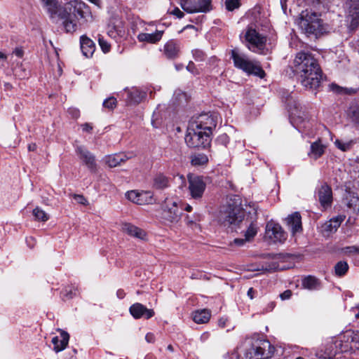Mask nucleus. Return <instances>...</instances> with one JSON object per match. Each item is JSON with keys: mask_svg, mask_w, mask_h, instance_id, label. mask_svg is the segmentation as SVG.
I'll use <instances>...</instances> for the list:
<instances>
[{"mask_svg": "<svg viewBox=\"0 0 359 359\" xmlns=\"http://www.w3.org/2000/svg\"><path fill=\"white\" fill-rule=\"evenodd\" d=\"M292 69L301 84L306 89L316 90L321 83L322 70L314 55L308 50L298 52Z\"/></svg>", "mask_w": 359, "mask_h": 359, "instance_id": "obj_1", "label": "nucleus"}, {"mask_svg": "<svg viewBox=\"0 0 359 359\" xmlns=\"http://www.w3.org/2000/svg\"><path fill=\"white\" fill-rule=\"evenodd\" d=\"M62 20V24L67 33H74L77 29L74 18L83 20L84 22L90 21L93 15L90 7L82 1H73L67 4L63 11L58 14Z\"/></svg>", "mask_w": 359, "mask_h": 359, "instance_id": "obj_2", "label": "nucleus"}, {"mask_svg": "<svg viewBox=\"0 0 359 359\" xmlns=\"http://www.w3.org/2000/svg\"><path fill=\"white\" fill-rule=\"evenodd\" d=\"M239 199H235L232 203H229L223 210L220 211L219 220L224 225L236 230L243 223L245 211L238 202Z\"/></svg>", "mask_w": 359, "mask_h": 359, "instance_id": "obj_3", "label": "nucleus"}, {"mask_svg": "<svg viewBox=\"0 0 359 359\" xmlns=\"http://www.w3.org/2000/svg\"><path fill=\"white\" fill-rule=\"evenodd\" d=\"M231 58L233 60L234 67L242 70L248 75H254L263 79L266 74L257 60H250L245 54L238 49L231 50Z\"/></svg>", "mask_w": 359, "mask_h": 359, "instance_id": "obj_4", "label": "nucleus"}, {"mask_svg": "<svg viewBox=\"0 0 359 359\" xmlns=\"http://www.w3.org/2000/svg\"><path fill=\"white\" fill-rule=\"evenodd\" d=\"M298 25L302 32L307 36L318 37L323 32V22L315 12L307 10L302 11Z\"/></svg>", "mask_w": 359, "mask_h": 359, "instance_id": "obj_5", "label": "nucleus"}, {"mask_svg": "<svg viewBox=\"0 0 359 359\" xmlns=\"http://www.w3.org/2000/svg\"><path fill=\"white\" fill-rule=\"evenodd\" d=\"M275 351V348L268 340H261L246 348L245 359H269Z\"/></svg>", "mask_w": 359, "mask_h": 359, "instance_id": "obj_6", "label": "nucleus"}, {"mask_svg": "<svg viewBox=\"0 0 359 359\" xmlns=\"http://www.w3.org/2000/svg\"><path fill=\"white\" fill-rule=\"evenodd\" d=\"M184 140L190 148L205 149L210 145L211 135L189 125Z\"/></svg>", "mask_w": 359, "mask_h": 359, "instance_id": "obj_7", "label": "nucleus"}, {"mask_svg": "<svg viewBox=\"0 0 359 359\" xmlns=\"http://www.w3.org/2000/svg\"><path fill=\"white\" fill-rule=\"evenodd\" d=\"M177 198H166L161 205V217L168 223H177L182 216V208H179Z\"/></svg>", "mask_w": 359, "mask_h": 359, "instance_id": "obj_8", "label": "nucleus"}, {"mask_svg": "<svg viewBox=\"0 0 359 359\" xmlns=\"http://www.w3.org/2000/svg\"><path fill=\"white\" fill-rule=\"evenodd\" d=\"M245 39L248 43V48L250 50L259 54H265L266 38L259 34L253 25L248 27Z\"/></svg>", "mask_w": 359, "mask_h": 359, "instance_id": "obj_9", "label": "nucleus"}, {"mask_svg": "<svg viewBox=\"0 0 359 359\" xmlns=\"http://www.w3.org/2000/svg\"><path fill=\"white\" fill-rule=\"evenodd\" d=\"M189 125L212 135V131L216 127L217 121L209 114H202L191 121Z\"/></svg>", "mask_w": 359, "mask_h": 359, "instance_id": "obj_10", "label": "nucleus"}, {"mask_svg": "<svg viewBox=\"0 0 359 359\" xmlns=\"http://www.w3.org/2000/svg\"><path fill=\"white\" fill-rule=\"evenodd\" d=\"M346 21L351 29L359 25V0H346Z\"/></svg>", "mask_w": 359, "mask_h": 359, "instance_id": "obj_11", "label": "nucleus"}, {"mask_svg": "<svg viewBox=\"0 0 359 359\" xmlns=\"http://www.w3.org/2000/svg\"><path fill=\"white\" fill-rule=\"evenodd\" d=\"M189 189L191 197L194 199L201 198L204 193L206 184L201 176L189 175Z\"/></svg>", "mask_w": 359, "mask_h": 359, "instance_id": "obj_12", "label": "nucleus"}, {"mask_svg": "<svg viewBox=\"0 0 359 359\" xmlns=\"http://www.w3.org/2000/svg\"><path fill=\"white\" fill-rule=\"evenodd\" d=\"M75 151L80 160L85 164L91 172H95L97 164L95 156L83 145H75Z\"/></svg>", "mask_w": 359, "mask_h": 359, "instance_id": "obj_13", "label": "nucleus"}, {"mask_svg": "<svg viewBox=\"0 0 359 359\" xmlns=\"http://www.w3.org/2000/svg\"><path fill=\"white\" fill-rule=\"evenodd\" d=\"M350 340V331H346L338 338L334 339L332 346H334L335 351H332L331 355H337L340 353L352 352L353 350Z\"/></svg>", "mask_w": 359, "mask_h": 359, "instance_id": "obj_14", "label": "nucleus"}, {"mask_svg": "<svg viewBox=\"0 0 359 359\" xmlns=\"http://www.w3.org/2000/svg\"><path fill=\"white\" fill-rule=\"evenodd\" d=\"M266 236L273 243H282L287 238V235L282 227L273 222L267 223L266 226Z\"/></svg>", "mask_w": 359, "mask_h": 359, "instance_id": "obj_15", "label": "nucleus"}, {"mask_svg": "<svg viewBox=\"0 0 359 359\" xmlns=\"http://www.w3.org/2000/svg\"><path fill=\"white\" fill-rule=\"evenodd\" d=\"M317 196L320 205L324 208L331 206L332 203V191L331 187L326 183L320 185L317 190Z\"/></svg>", "mask_w": 359, "mask_h": 359, "instance_id": "obj_16", "label": "nucleus"}, {"mask_svg": "<svg viewBox=\"0 0 359 359\" xmlns=\"http://www.w3.org/2000/svg\"><path fill=\"white\" fill-rule=\"evenodd\" d=\"M129 312L135 319H140L141 318L149 319L155 314L153 309H147L140 303L132 304L129 308Z\"/></svg>", "mask_w": 359, "mask_h": 359, "instance_id": "obj_17", "label": "nucleus"}, {"mask_svg": "<svg viewBox=\"0 0 359 359\" xmlns=\"http://www.w3.org/2000/svg\"><path fill=\"white\" fill-rule=\"evenodd\" d=\"M345 215H340L323 224L320 226L322 233L325 236H329L330 234L336 232L341 222L345 219Z\"/></svg>", "mask_w": 359, "mask_h": 359, "instance_id": "obj_18", "label": "nucleus"}, {"mask_svg": "<svg viewBox=\"0 0 359 359\" xmlns=\"http://www.w3.org/2000/svg\"><path fill=\"white\" fill-rule=\"evenodd\" d=\"M126 196L128 200L138 205L152 203L154 201L153 195L150 191L139 193L137 191L133 190L128 191Z\"/></svg>", "mask_w": 359, "mask_h": 359, "instance_id": "obj_19", "label": "nucleus"}, {"mask_svg": "<svg viewBox=\"0 0 359 359\" xmlns=\"http://www.w3.org/2000/svg\"><path fill=\"white\" fill-rule=\"evenodd\" d=\"M344 203L351 213L353 215L359 213V198L355 193L346 191L344 197Z\"/></svg>", "mask_w": 359, "mask_h": 359, "instance_id": "obj_20", "label": "nucleus"}, {"mask_svg": "<svg viewBox=\"0 0 359 359\" xmlns=\"http://www.w3.org/2000/svg\"><path fill=\"white\" fill-rule=\"evenodd\" d=\"M58 331L60 333V339L59 337H54L51 341L53 344V350L56 353L65 350L69 340V334L67 332L60 329H59Z\"/></svg>", "mask_w": 359, "mask_h": 359, "instance_id": "obj_21", "label": "nucleus"}, {"mask_svg": "<svg viewBox=\"0 0 359 359\" xmlns=\"http://www.w3.org/2000/svg\"><path fill=\"white\" fill-rule=\"evenodd\" d=\"M285 221L292 234L300 232L302 230V217L299 212H295L289 215L285 219Z\"/></svg>", "mask_w": 359, "mask_h": 359, "instance_id": "obj_22", "label": "nucleus"}, {"mask_svg": "<svg viewBox=\"0 0 359 359\" xmlns=\"http://www.w3.org/2000/svg\"><path fill=\"white\" fill-rule=\"evenodd\" d=\"M163 52L168 59L178 57L180 52V43L175 40L168 41L164 46Z\"/></svg>", "mask_w": 359, "mask_h": 359, "instance_id": "obj_23", "label": "nucleus"}, {"mask_svg": "<svg viewBox=\"0 0 359 359\" xmlns=\"http://www.w3.org/2000/svg\"><path fill=\"white\" fill-rule=\"evenodd\" d=\"M80 45L83 55L86 57H92L95 50L94 42L86 35H83L80 38Z\"/></svg>", "mask_w": 359, "mask_h": 359, "instance_id": "obj_24", "label": "nucleus"}, {"mask_svg": "<svg viewBox=\"0 0 359 359\" xmlns=\"http://www.w3.org/2000/svg\"><path fill=\"white\" fill-rule=\"evenodd\" d=\"M122 229L124 233H127L128 235L132 237L140 240H144L146 238L147 234L143 229L136 226H134L130 223H126L123 224Z\"/></svg>", "mask_w": 359, "mask_h": 359, "instance_id": "obj_25", "label": "nucleus"}, {"mask_svg": "<svg viewBox=\"0 0 359 359\" xmlns=\"http://www.w3.org/2000/svg\"><path fill=\"white\" fill-rule=\"evenodd\" d=\"M163 31L156 30L154 33H140L137 38L140 42H147L149 43H156L158 42L163 34Z\"/></svg>", "mask_w": 359, "mask_h": 359, "instance_id": "obj_26", "label": "nucleus"}, {"mask_svg": "<svg viewBox=\"0 0 359 359\" xmlns=\"http://www.w3.org/2000/svg\"><path fill=\"white\" fill-rule=\"evenodd\" d=\"M326 146L323 144L320 139L313 142L310 147V151L309 156L316 160L321 157L325 153Z\"/></svg>", "mask_w": 359, "mask_h": 359, "instance_id": "obj_27", "label": "nucleus"}, {"mask_svg": "<svg viewBox=\"0 0 359 359\" xmlns=\"http://www.w3.org/2000/svg\"><path fill=\"white\" fill-rule=\"evenodd\" d=\"M130 158V156H128L124 153L115 154L106 156L105 162L109 167L114 168L119 165L121 163L125 162Z\"/></svg>", "mask_w": 359, "mask_h": 359, "instance_id": "obj_28", "label": "nucleus"}, {"mask_svg": "<svg viewBox=\"0 0 359 359\" xmlns=\"http://www.w3.org/2000/svg\"><path fill=\"white\" fill-rule=\"evenodd\" d=\"M170 185V178L163 173H158L153 178L152 187L155 189L163 190Z\"/></svg>", "mask_w": 359, "mask_h": 359, "instance_id": "obj_29", "label": "nucleus"}, {"mask_svg": "<svg viewBox=\"0 0 359 359\" xmlns=\"http://www.w3.org/2000/svg\"><path fill=\"white\" fill-rule=\"evenodd\" d=\"M348 116L353 127L359 130V101L351 104Z\"/></svg>", "mask_w": 359, "mask_h": 359, "instance_id": "obj_30", "label": "nucleus"}, {"mask_svg": "<svg viewBox=\"0 0 359 359\" xmlns=\"http://www.w3.org/2000/svg\"><path fill=\"white\" fill-rule=\"evenodd\" d=\"M146 93L138 88H134L128 93L130 104H137L146 98Z\"/></svg>", "mask_w": 359, "mask_h": 359, "instance_id": "obj_31", "label": "nucleus"}, {"mask_svg": "<svg viewBox=\"0 0 359 359\" xmlns=\"http://www.w3.org/2000/svg\"><path fill=\"white\" fill-rule=\"evenodd\" d=\"M302 285L305 289L309 290H316L320 289V283L318 280V279H317L314 276H308L303 278Z\"/></svg>", "mask_w": 359, "mask_h": 359, "instance_id": "obj_32", "label": "nucleus"}, {"mask_svg": "<svg viewBox=\"0 0 359 359\" xmlns=\"http://www.w3.org/2000/svg\"><path fill=\"white\" fill-rule=\"evenodd\" d=\"M210 318V312L207 309L196 311L193 314V320L198 324H203L208 322Z\"/></svg>", "mask_w": 359, "mask_h": 359, "instance_id": "obj_33", "label": "nucleus"}, {"mask_svg": "<svg viewBox=\"0 0 359 359\" xmlns=\"http://www.w3.org/2000/svg\"><path fill=\"white\" fill-rule=\"evenodd\" d=\"M348 269L349 266L346 262L339 261L334 267V275L337 277L344 276L348 272Z\"/></svg>", "mask_w": 359, "mask_h": 359, "instance_id": "obj_34", "label": "nucleus"}, {"mask_svg": "<svg viewBox=\"0 0 359 359\" xmlns=\"http://www.w3.org/2000/svg\"><path fill=\"white\" fill-rule=\"evenodd\" d=\"M44 6L46 7L47 11L51 18H53L57 13L58 3L57 0H41Z\"/></svg>", "mask_w": 359, "mask_h": 359, "instance_id": "obj_35", "label": "nucleus"}, {"mask_svg": "<svg viewBox=\"0 0 359 359\" xmlns=\"http://www.w3.org/2000/svg\"><path fill=\"white\" fill-rule=\"evenodd\" d=\"M212 0H194V4L196 6L197 13H207L212 10Z\"/></svg>", "mask_w": 359, "mask_h": 359, "instance_id": "obj_36", "label": "nucleus"}, {"mask_svg": "<svg viewBox=\"0 0 359 359\" xmlns=\"http://www.w3.org/2000/svg\"><path fill=\"white\" fill-rule=\"evenodd\" d=\"M180 5L182 9L188 13H197L194 0H180Z\"/></svg>", "mask_w": 359, "mask_h": 359, "instance_id": "obj_37", "label": "nucleus"}, {"mask_svg": "<svg viewBox=\"0 0 359 359\" xmlns=\"http://www.w3.org/2000/svg\"><path fill=\"white\" fill-rule=\"evenodd\" d=\"M208 161V158L205 154H199L195 155L191 158V164L194 165H203L207 163Z\"/></svg>", "mask_w": 359, "mask_h": 359, "instance_id": "obj_38", "label": "nucleus"}, {"mask_svg": "<svg viewBox=\"0 0 359 359\" xmlns=\"http://www.w3.org/2000/svg\"><path fill=\"white\" fill-rule=\"evenodd\" d=\"M350 331L351 345L352 350H359V332Z\"/></svg>", "mask_w": 359, "mask_h": 359, "instance_id": "obj_39", "label": "nucleus"}, {"mask_svg": "<svg viewBox=\"0 0 359 359\" xmlns=\"http://www.w3.org/2000/svg\"><path fill=\"white\" fill-rule=\"evenodd\" d=\"M33 215L38 221L46 222L48 219V215L39 208H36L33 210Z\"/></svg>", "mask_w": 359, "mask_h": 359, "instance_id": "obj_40", "label": "nucleus"}, {"mask_svg": "<svg viewBox=\"0 0 359 359\" xmlns=\"http://www.w3.org/2000/svg\"><path fill=\"white\" fill-rule=\"evenodd\" d=\"M257 232V227L256 224L251 222L248 227L247 231L245 233V237L247 238V240L250 241L251 238H252Z\"/></svg>", "mask_w": 359, "mask_h": 359, "instance_id": "obj_41", "label": "nucleus"}, {"mask_svg": "<svg viewBox=\"0 0 359 359\" xmlns=\"http://www.w3.org/2000/svg\"><path fill=\"white\" fill-rule=\"evenodd\" d=\"M191 53L194 59L197 62L204 61L207 56L205 53L200 48L193 49Z\"/></svg>", "mask_w": 359, "mask_h": 359, "instance_id": "obj_42", "label": "nucleus"}, {"mask_svg": "<svg viewBox=\"0 0 359 359\" xmlns=\"http://www.w3.org/2000/svg\"><path fill=\"white\" fill-rule=\"evenodd\" d=\"M240 1L241 0H225L226 8L229 11H232L239 8L241 5Z\"/></svg>", "mask_w": 359, "mask_h": 359, "instance_id": "obj_43", "label": "nucleus"}, {"mask_svg": "<svg viewBox=\"0 0 359 359\" xmlns=\"http://www.w3.org/2000/svg\"><path fill=\"white\" fill-rule=\"evenodd\" d=\"M341 252L346 255H351L353 254H359V246H347L341 249Z\"/></svg>", "mask_w": 359, "mask_h": 359, "instance_id": "obj_44", "label": "nucleus"}, {"mask_svg": "<svg viewBox=\"0 0 359 359\" xmlns=\"http://www.w3.org/2000/svg\"><path fill=\"white\" fill-rule=\"evenodd\" d=\"M103 106L109 109H113L116 106V100L114 97L106 99L103 102Z\"/></svg>", "mask_w": 359, "mask_h": 359, "instance_id": "obj_45", "label": "nucleus"}, {"mask_svg": "<svg viewBox=\"0 0 359 359\" xmlns=\"http://www.w3.org/2000/svg\"><path fill=\"white\" fill-rule=\"evenodd\" d=\"M334 144L338 149L343 151L348 150L351 147V142H343L339 140H336Z\"/></svg>", "mask_w": 359, "mask_h": 359, "instance_id": "obj_46", "label": "nucleus"}, {"mask_svg": "<svg viewBox=\"0 0 359 359\" xmlns=\"http://www.w3.org/2000/svg\"><path fill=\"white\" fill-rule=\"evenodd\" d=\"M77 293L78 292H77V290L76 289L72 290V288L69 287H66L62 292V294L63 297H65L67 299L73 298L74 297H75L77 294Z\"/></svg>", "mask_w": 359, "mask_h": 359, "instance_id": "obj_47", "label": "nucleus"}, {"mask_svg": "<svg viewBox=\"0 0 359 359\" xmlns=\"http://www.w3.org/2000/svg\"><path fill=\"white\" fill-rule=\"evenodd\" d=\"M98 42H99V45H100L102 50L104 53H107L110 50L111 46H110L109 43L106 40H104L102 37H101V36L99 37Z\"/></svg>", "mask_w": 359, "mask_h": 359, "instance_id": "obj_48", "label": "nucleus"}, {"mask_svg": "<svg viewBox=\"0 0 359 359\" xmlns=\"http://www.w3.org/2000/svg\"><path fill=\"white\" fill-rule=\"evenodd\" d=\"M217 142L219 144L226 147L227 144L229 142V137L226 133H224L217 137Z\"/></svg>", "mask_w": 359, "mask_h": 359, "instance_id": "obj_49", "label": "nucleus"}, {"mask_svg": "<svg viewBox=\"0 0 359 359\" xmlns=\"http://www.w3.org/2000/svg\"><path fill=\"white\" fill-rule=\"evenodd\" d=\"M334 344V339L331 342L327 344L326 348H325V353L327 354V357L329 358H333L336 355H332L331 353L332 351H335L334 346H332V345Z\"/></svg>", "mask_w": 359, "mask_h": 359, "instance_id": "obj_50", "label": "nucleus"}, {"mask_svg": "<svg viewBox=\"0 0 359 359\" xmlns=\"http://www.w3.org/2000/svg\"><path fill=\"white\" fill-rule=\"evenodd\" d=\"M332 0H314L313 1V4L314 6L318 7L320 8V6H322L323 8L327 7L329 3L331 2Z\"/></svg>", "mask_w": 359, "mask_h": 359, "instance_id": "obj_51", "label": "nucleus"}, {"mask_svg": "<svg viewBox=\"0 0 359 359\" xmlns=\"http://www.w3.org/2000/svg\"><path fill=\"white\" fill-rule=\"evenodd\" d=\"M248 240H247L246 238H235L233 242L231 243V245L233 246V245H236V246H238V247H241V246H243L244 245V244L246 243V241H248Z\"/></svg>", "mask_w": 359, "mask_h": 359, "instance_id": "obj_52", "label": "nucleus"}, {"mask_svg": "<svg viewBox=\"0 0 359 359\" xmlns=\"http://www.w3.org/2000/svg\"><path fill=\"white\" fill-rule=\"evenodd\" d=\"M187 69L194 74H198V72L196 67V65H194V63L192 62V61H190L188 64V65L187 66Z\"/></svg>", "mask_w": 359, "mask_h": 359, "instance_id": "obj_53", "label": "nucleus"}, {"mask_svg": "<svg viewBox=\"0 0 359 359\" xmlns=\"http://www.w3.org/2000/svg\"><path fill=\"white\" fill-rule=\"evenodd\" d=\"M74 198L76 201V202L78 203H80L82 205H86L88 203L86 198H84V196H83L82 195L74 194Z\"/></svg>", "mask_w": 359, "mask_h": 359, "instance_id": "obj_54", "label": "nucleus"}, {"mask_svg": "<svg viewBox=\"0 0 359 359\" xmlns=\"http://www.w3.org/2000/svg\"><path fill=\"white\" fill-rule=\"evenodd\" d=\"M292 296V292L290 290H285L280 294L281 299L285 300L289 299Z\"/></svg>", "mask_w": 359, "mask_h": 359, "instance_id": "obj_55", "label": "nucleus"}, {"mask_svg": "<svg viewBox=\"0 0 359 359\" xmlns=\"http://www.w3.org/2000/svg\"><path fill=\"white\" fill-rule=\"evenodd\" d=\"M171 14L176 15L178 18H182L184 16L183 12H182L178 8H175L171 12Z\"/></svg>", "mask_w": 359, "mask_h": 359, "instance_id": "obj_56", "label": "nucleus"}, {"mask_svg": "<svg viewBox=\"0 0 359 359\" xmlns=\"http://www.w3.org/2000/svg\"><path fill=\"white\" fill-rule=\"evenodd\" d=\"M81 128H82L83 131L86 132V133H90L91 130H93V126L88 123L82 124Z\"/></svg>", "mask_w": 359, "mask_h": 359, "instance_id": "obj_57", "label": "nucleus"}, {"mask_svg": "<svg viewBox=\"0 0 359 359\" xmlns=\"http://www.w3.org/2000/svg\"><path fill=\"white\" fill-rule=\"evenodd\" d=\"M145 340L148 342V343H154V341H155V337H154V334H152V333H147L145 336Z\"/></svg>", "mask_w": 359, "mask_h": 359, "instance_id": "obj_58", "label": "nucleus"}, {"mask_svg": "<svg viewBox=\"0 0 359 359\" xmlns=\"http://www.w3.org/2000/svg\"><path fill=\"white\" fill-rule=\"evenodd\" d=\"M116 296L118 299H123L126 296V293L123 290L119 289L116 292Z\"/></svg>", "mask_w": 359, "mask_h": 359, "instance_id": "obj_59", "label": "nucleus"}, {"mask_svg": "<svg viewBox=\"0 0 359 359\" xmlns=\"http://www.w3.org/2000/svg\"><path fill=\"white\" fill-rule=\"evenodd\" d=\"M69 113L72 114L73 118H78L79 116V111L76 109H69Z\"/></svg>", "mask_w": 359, "mask_h": 359, "instance_id": "obj_60", "label": "nucleus"}, {"mask_svg": "<svg viewBox=\"0 0 359 359\" xmlns=\"http://www.w3.org/2000/svg\"><path fill=\"white\" fill-rule=\"evenodd\" d=\"M13 53L18 57H22L23 56V50L21 48H15Z\"/></svg>", "mask_w": 359, "mask_h": 359, "instance_id": "obj_61", "label": "nucleus"}, {"mask_svg": "<svg viewBox=\"0 0 359 359\" xmlns=\"http://www.w3.org/2000/svg\"><path fill=\"white\" fill-rule=\"evenodd\" d=\"M255 293H256V291L252 287L249 288V290H248V296L251 299L254 298Z\"/></svg>", "mask_w": 359, "mask_h": 359, "instance_id": "obj_62", "label": "nucleus"}, {"mask_svg": "<svg viewBox=\"0 0 359 359\" xmlns=\"http://www.w3.org/2000/svg\"><path fill=\"white\" fill-rule=\"evenodd\" d=\"M184 29H192L194 31L195 33L197 32V29L194 25H187L186 27H184Z\"/></svg>", "mask_w": 359, "mask_h": 359, "instance_id": "obj_63", "label": "nucleus"}, {"mask_svg": "<svg viewBox=\"0 0 359 359\" xmlns=\"http://www.w3.org/2000/svg\"><path fill=\"white\" fill-rule=\"evenodd\" d=\"M36 149V145L35 144H30L28 146L29 151H34Z\"/></svg>", "mask_w": 359, "mask_h": 359, "instance_id": "obj_64", "label": "nucleus"}]
</instances>
